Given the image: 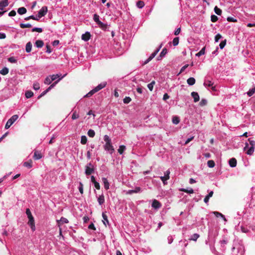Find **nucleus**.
<instances>
[{
  "mask_svg": "<svg viewBox=\"0 0 255 255\" xmlns=\"http://www.w3.org/2000/svg\"><path fill=\"white\" fill-rule=\"evenodd\" d=\"M218 19L217 16L215 15H212L211 16V20L213 22H216Z\"/></svg>",
  "mask_w": 255,
  "mask_h": 255,
  "instance_id": "49",
  "label": "nucleus"
},
{
  "mask_svg": "<svg viewBox=\"0 0 255 255\" xmlns=\"http://www.w3.org/2000/svg\"><path fill=\"white\" fill-rule=\"evenodd\" d=\"M195 82L196 80L195 78L193 77H190L188 78L187 80V84L190 86L193 85L195 83Z\"/></svg>",
  "mask_w": 255,
  "mask_h": 255,
  "instance_id": "21",
  "label": "nucleus"
},
{
  "mask_svg": "<svg viewBox=\"0 0 255 255\" xmlns=\"http://www.w3.org/2000/svg\"><path fill=\"white\" fill-rule=\"evenodd\" d=\"M18 118V115H14L12 116L6 122L5 126V128L8 129L9 128L10 126L14 123V122H15Z\"/></svg>",
  "mask_w": 255,
  "mask_h": 255,
  "instance_id": "3",
  "label": "nucleus"
},
{
  "mask_svg": "<svg viewBox=\"0 0 255 255\" xmlns=\"http://www.w3.org/2000/svg\"><path fill=\"white\" fill-rule=\"evenodd\" d=\"M180 122L179 118L177 116H174L172 118V123L175 125L179 124Z\"/></svg>",
  "mask_w": 255,
  "mask_h": 255,
  "instance_id": "30",
  "label": "nucleus"
},
{
  "mask_svg": "<svg viewBox=\"0 0 255 255\" xmlns=\"http://www.w3.org/2000/svg\"><path fill=\"white\" fill-rule=\"evenodd\" d=\"M59 77V75H58V74H56V75H52V76H51L50 78H51V81H54L55 80H56L57 78H58V77Z\"/></svg>",
  "mask_w": 255,
  "mask_h": 255,
  "instance_id": "61",
  "label": "nucleus"
},
{
  "mask_svg": "<svg viewBox=\"0 0 255 255\" xmlns=\"http://www.w3.org/2000/svg\"><path fill=\"white\" fill-rule=\"evenodd\" d=\"M35 44L37 48H41L44 45V42L41 40H36L35 43Z\"/></svg>",
  "mask_w": 255,
  "mask_h": 255,
  "instance_id": "22",
  "label": "nucleus"
},
{
  "mask_svg": "<svg viewBox=\"0 0 255 255\" xmlns=\"http://www.w3.org/2000/svg\"><path fill=\"white\" fill-rule=\"evenodd\" d=\"M226 44V40H224L222 41L220 43V45H219L220 48L221 49H223L225 47Z\"/></svg>",
  "mask_w": 255,
  "mask_h": 255,
  "instance_id": "56",
  "label": "nucleus"
},
{
  "mask_svg": "<svg viewBox=\"0 0 255 255\" xmlns=\"http://www.w3.org/2000/svg\"><path fill=\"white\" fill-rule=\"evenodd\" d=\"M26 214L27 215V217L29 219L28 224L30 226L32 231H34L35 230L34 220L29 209H26Z\"/></svg>",
  "mask_w": 255,
  "mask_h": 255,
  "instance_id": "2",
  "label": "nucleus"
},
{
  "mask_svg": "<svg viewBox=\"0 0 255 255\" xmlns=\"http://www.w3.org/2000/svg\"><path fill=\"white\" fill-rule=\"evenodd\" d=\"M141 191V188L139 187H136L134 190H129L127 191V194H132L133 193H137Z\"/></svg>",
  "mask_w": 255,
  "mask_h": 255,
  "instance_id": "11",
  "label": "nucleus"
},
{
  "mask_svg": "<svg viewBox=\"0 0 255 255\" xmlns=\"http://www.w3.org/2000/svg\"><path fill=\"white\" fill-rule=\"evenodd\" d=\"M207 101L205 99H202L201 101L200 102V105L201 106H205L207 104Z\"/></svg>",
  "mask_w": 255,
  "mask_h": 255,
  "instance_id": "58",
  "label": "nucleus"
},
{
  "mask_svg": "<svg viewBox=\"0 0 255 255\" xmlns=\"http://www.w3.org/2000/svg\"><path fill=\"white\" fill-rule=\"evenodd\" d=\"M207 165L209 167L213 168L215 166V163L213 160H210L207 162Z\"/></svg>",
  "mask_w": 255,
  "mask_h": 255,
  "instance_id": "32",
  "label": "nucleus"
},
{
  "mask_svg": "<svg viewBox=\"0 0 255 255\" xmlns=\"http://www.w3.org/2000/svg\"><path fill=\"white\" fill-rule=\"evenodd\" d=\"M229 165L232 167H235L237 165V160L235 158H232L229 160Z\"/></svg>",
  "mask_w": 255,
  "mask_h": 255,
  "instance_id": "15",
  "label": "nucleus"
},
{
  "mask_svg": "<svg viewBox=\"0 0 255 255\" xmlns=\"http://www.w3.org/2000/svg\"><path fill=\"white\" fill-rule=\"evenodd\" d=\"M179 190L189 194H192L194 193V190L192 188H191L190 190H188L184 188H181L179 189Z\"/></svg>",
  "mask_w": 255,
  "mask_h": 255,
  "instance_id": "29",
  "label": "nucleus"
},
{
  "mask_svg": "<svg viewBox=\"0 0 255 255\" xmlns=\"http://www.w3.org/2000/svg\"><path fill=\"white\" fill-rule=\"evenodd\" d=\"M31 26H32L29 23H27V24L20 23V27L22 28H30V27H31Z\"/></svg>",
  "mask_w": 255,
  "mask_h": 255,
  "instance_id": "43",
  "label": "nucleus"
},
{
  "mask_svg": "<svg viewBox=\"0 0 255 255\" xmlns=\"http://www.w3.org/2000/svg\"><path fill=\"white\" fill-rule=\"evenodd\" d=\"M8 5V0H3L0 1V10H2Z\"/></svg>",
  "mask_w": 255,
  "mask_h": 255,
  "instance_id": "12",
  "label": "nucleus"
},
{
  "mask_svg": "<svg viewBox=\"0 0 255 255\" xmlns=\"http://www.w3.org/2000/svg\"><path fill=\"white\" fill-rule=\"evenodd\" d=\"M52 82V81H51V78L50 77H47L44 80V83L47 85H49Z\"/></svg>",
  "mask_w": 255,
  "mask_h": 255,
  "instance_id": "46",
  "label": "nucleus"
},
{
  "mask_svg": "<svg viewBox=\"0 0 255 255\" xmlns=\"http://www.w3.org/2000/svg\"><path fill=\"white\" fill-rule=\"evenodd\" d=\"M136 6L139 8H141L144 6V2L143 1L139 0L136 2Z\"/></svg>",
  "mask_w": 255,
  "mask_h": 255,
  "instance_id": "31",
  "label": "nucleus"
},
{
  "mask_svg": "<svg viewBox=\"0 0 255 255\" xmlns=\"http://www.w3.org/2000/svg\"><path fill=\"white\" fill-rule=\"evenodd\" d=\"M32 43L30 42H28L26 44L25 51L27 53H29L31 51Z\"/></svg>",
  "mask_w": 255,
  "mask_h": 255,
  "instance_id": "20",
  "label": "nucleus"
},
{
  "mask_svg": "<svg viewBox=\"0 0 255 255\" xmlns=\"http://www.w3.org/2000/svg\"><path fill=\"white\" fill-rule=\"evenodd\" d=\"M126 149V146L125 145H121L119 147V148L118 149V152L122 154L123 153L124 151Z\"/></svg>",
  "mask_w": 255,
  "mask_h": 255,
  "instance_id": "35",
  "label": "nucleus"
},
{
  "mask_svg": "<svg viewBox=\"0 0 255 255\" xmlns=\"http://www.w3.org/2000/svg\"><path fill=\"white\" fill-rule=\"evenodd\" d=\"M213 85V83H212L211 81L208 80H206L204 83V85L205 86H208V87H211Z\"/></svg>",
  "mask_w": 255,
  "mask_h": 255,
  "instance_id": "36",
  "label": "nucleus"
},
{
  "mask_svg": "<svg viewBox=\"0 0 255 255\" xmlns=\"http://www.w3.org/2000/svg\"><path fill=\"white\" fill-rule=\"evenodd\" d=\"M205 47H203V48H202V49L199 52H198L196 54V55L197 56H200L202 55H204L205 54Z\"/></svg>",
  "mask_w": 255,
  "mask_h": 255,
  "instance_id": "45",
  "label": "nucleus"
},
{
  "mask_svg": "<svg viewBox=\"0 0 255 255\" xmlns=\"http://www.w3.org/2000/svg\"><path fill=\"white\" fill-rule=\"evenodd\" d=\"M25 95L26 98L28 99L33 96V93L31 91H27L25 92Z\"/></svg>",
  "mask_w": 255,
  "mask_h": 255,
  "instance_id": "28",
  "label": "nucleus"
},
{
  "mask_svg": "<svg viewBox=\"0 0 255 255\" xmlns=\"http://www.w3.org/2000/svg\"><path fill=\"white\" fill-rule=\"evenodd\" d=\"M107 85L106 82H103L101 84H99L97 87L94 88L93 90L90 91L88 93H87L86 95L84 96V98H89L91 97L93 95H94L96 92H98L100 90L105 88Z\"/></svg>",
  "mask_w": 255,
  "mask_h": 255,
  "instance_id": "1",
  "label": "nucleus"
},
{
  "mask_svg": "<svg viewBox=\"0 0 255 255\" xmlns=\"http://www.w3.org/2000/svg\"><path fill=\"white\" fill-rule=\"evenodd\" d=\"M26 11L27 10L24 7H21L17 10V12L21 15L26 13Z\"/></svg>",
  "mask_w": 255,
  "mask_h": 255,
  "instance_id": "24",
  "label": "nucleus"
},
{
  "mask_svg": "<svg viewBox=\"0 0 255 255\" xmlns=\"http://www.w3.org/2000/svg\"><path fill=\"white\" fill-rule=\"evenodd\" d=\"M104 139L106 143L111 142V140L108 135H105L104 137Z\"/></svg>",
  "mask_w": 255,
  "mask_h": 255,
  "instance_id": "53",
  "label": "nucleus"
},
{
  "mask_svg": "<svg viewBox=\"0 0 255 255\" xmlns=\"http://www.w3.org/2000/svg\"><path fill=\"white\" fill-rule=\"evenodd\" d=\"M61 80V78L58 80L57 81L54 82L52 84H51L46 90L43 91L38 97V99H39L41 97L45 95L49 90H50L52 88H53Z\"/></svg>",
  "mask_w": 255,
  "mask_h": 255,
  "instance_id": "4",
  "label": "nucleus"
},
{
  "mask_svg": "<svg viewBox=\"0 0 255 255\" xmlns=\"http://www.w3.org/2000/svg\"><path fill=\"white\" fill-rule=\"evenodd\" d=\"M94 172V168H91L88 166H87L86 167L85 174L87 175H89L91 174Z\"/></svg>",
  "mask_w": 255,
  "mask_h": 255,
  "instance_id": "19",
  "label": "nucleus"
},
{
  "mask_svg": "<svg viewBox=\"0 0 255 255\" xmlns=\"http://www.w3.org/2000/svg\"><path fill=\"white\" fill-rule=\"evenodd\" d=\"M32 160L31 159H29L28 161L23 163V166L28 168H30L32 167Z\"/></svg>",
  "mask_w": 255,
  "mask_h": 255,
  "instance_id": "16",
  "label": "nucleus"
},
{
  "mask_svg": "<svg viewBox=\"0 0 255 255\" xmlns=\"http://www.w3.org/2000/svg\"><path fill=\"white\" fill-rule=\"evenodd\" d=\"M97 24L100 28L104 30H106L108 26L107 24H105L101 21L98 23Z\"/></svg>",
  "mask_w": 255,
  "mask_h": 255,
  "instance_id": "23",
  "label": "nucleus"
},
{
  "mask_svg": "<svg viewBox=\"0 0 255 255\" xmlns=\"http://www.w3.org/2000/svg\"><path fill=\"white\" fill-rule=\"evenodd\" d=\"M188 66H189L188 64H186L184 66H183L181 68V69L180 70V72L179 73V74L178 75H179L180 74L182 73Z\"/></svg>",
  "mask_w": 255,
  "mask_h": 255,
  "instance_id": "59",
  "label": "nucleus"
},
{
  "mask_svg": "<svg viewBox=\"0 0 255 255\" xmlns=\"http://www.w3.org/2000/svg\"><path fill=\"white\" fill-rule=\"evenodd\" d=\"M87 142V138L85 135H82L81 139V143L82 144H85Z\"/></svg>",
  "mask_w": 255,
  "mask_h": 255,
  "instance_id": "40",
  "label": "nucleus"
},
{
  "mask_svg": "<svg viewBox=\"0 0 255 255\" xmlns=\"http://www.w3.org/2000/svg\"><path fill=\"white\" fill-rule=\"evenodd\" d=\"M179 37H175L172 41V43H173V46H177L179 44Z\"/></svg>",
  "mask_w": 255,
  "mask_h": 255,
  "instance_id": "39",
  "label": "nucleus"
},
{
  "mask_svg": "<svg viewBox=\"0 0 255 255\" xmlns=\"http://www.w3.org/2000/svg\"><path fill=\"white\" fill-rule=\"evenodd\" d=\"M16 11L14 10H12L9 12L8 15L9 16H14L16 15Z\"/></svg>",
  "mask_w": 255,
  "mask_h": 255,
  "instance_id": "63",
  "label": "nucleus"
},
{
  "mask_svg": "<svg viewBox=\"0 0 255 255\" xmlns=\"http://www.w3.org/2000/svg\"><path fill=\"white\" fill-rule=\"evenodd\" d=\"M79 117V116L78 114L76 113V111L74 112L72 115V119L74 120L78 119Z\"/></svg>",
  "mask_w": 255,
  "mask_h": 255,
  "instance_id": "50",
  "label": "nucleus"
},
{
  "mask_svg": "<svg viewBox=\"0 0 255 255\" xmlns=\"http://www.w3.org/2000/svg\"><path fill=\"white\" fill-rule=\"evenodd\" d=\"M131 99L130 97H126L124 100H123V102L125 104H128L130 101H131Z\"/></svg>",
  "mask_w": 255,
  "mask_h": 255,
  "instance_id": "47",
  "label": "nucleus"
},
{
  "mask_svg": "<svg viewBox=\"0 0 255 255\" xmlns=\"http://www.w3.org/2000/svg\"><path fill=\"white\" fill-rule=\"evenodd\" d=\"M104 149L106 150L111 151V153H112L114 150V148L113 146L112 145L111 142L106 143L104 145Z\"/></svg>",
  "mask_w": 255,
  "mask_h": 255,
  "instance_id": "7",
  "label": "nucleus"
},
{
  "mask_svg": "<svg viewBox=\"0 0 255 255\" xmlns=\"http://www.w3.org/2000/svg\"><path fill=\"white\" fill-rule=\"evenodd\" d=\"M170 173V172L169 170H166L164 172V177H165L167 179V180H168L169 179Z\"/></svg>",
  "mask_w": 255,
  "mask_h": 255,
  "instance_id": "54",
  "label": "nucleus"
},
{
  "mask_svg": "<svg viewBox=\"0 0 255 255\" xmlns=\"http://www.w3.org/2000/svg\"><path fill=\"white\" fill-rule=\"evenodd\" d=\"M98 201L100 205H102L105 202V197L103 194L99 197Z\"/></svg>",
  "mask_w": 255,
  "mask_h": 255,
  "instance_id": "26",
  "label": "nucleus"
},
{
  "mask_svg": "<svg viewBox=\"0 0 255 255\" xmlns=\"http://www.w3.org/2000/svg\"><path fill=\"white\" fill-rule=\"evenodd\" d=\"M251 145V146L254 147L255 145V141L254 140H251V138L248 139Z\"/></svg>",
  "mask_w": 255,
  "mask_h": 255,
  "instance_id": "64",
  "label": "nucleus"
},
{
  "mask_svg": "<svg viewBox=\"0 0 255 255\" xmlns=\"http://www.w3.org/2000/svg\"><path fill=\"white\" fill-rule=\"evenodd\" d=\"M93 19L97 24L101 22L99 19V16L97 14H94L93 16Z\"/></svg>",
  "mask_w": 255,
  "mask_h": 255,
  "instance_id": "37",
  "label": "nucleus"
},
{
  "mask_svg": "<svg viewBox=\"0 0 255 255\" xmlns=\"http://www.w3.org/2000/svg\"><path fill=\"white\" fill-rule=\"evenodd\" d=\"M102 217H103V218L104 219V220L103 221V223L106 226H107V224H109V221H108V217L105 214V213H102Z\"/></svg>",
  "mask_w": 255,
  "mask_h": 255,
  "instance_id": "25",
  "label": "nucleus"
},
{
  "mask_svg": "<svg viewBox=\"0 0 255 255\" xmlns=\"http://www.w3.org/2000/svg\"><path fill=\"white\" fill-rule=\"evenodd\" d=\"M191 95L194 99V102H197L199 101L200 98L198 93L195 92H192Z\"/></svg>",
  "mask_w": 255,
  "mask_h": 255,
  "instance_id": "14",
  "label": "nucleus"
},
{
  "mask_svg": "<svg viewBox=\"0 0 255 255\" xmlns=\"http://www.w3.org/2000/svg\"><path fill=\"white\" fill-rule=\"evenodd\" d=\"M255 93V87L254 88H253V89H250L248 92L247 93V94L249 96V97H251L252 96L253 94H254Z\"/></svg>",
  "mask_w": 255,
  "mask_h": 255,
  "instance_id": "44",
  "label": "nucleus"
},
{
  "mask_svg": "<svg viewBox=\"0 0 255 255\" xmlns=\"http://www.w3.org/2000/svg\"><path fill=\"white\" fill-rule=\"evenodd\" d=\"M32 32H42V29L41 28L34 27L32 29Z\"/></svg>",
  "mask_w": 255,
  "mask_h": 255,
  "instance_id": "51",
  "label": "nucleus"
},
{
  "mask_svg": "<svg viewBox=\"0 0 255 255\" xmlns=\"http://www.w3.org/2000/svg\"><path fill=\"white\" fill-rule=\"evenodd\" d=\"M90 37L91 34L89 32H86L85 33L82 34V39L85 41H88Z\"/></svg>",
  "mask_w": 255,
  "mask_h": 255,
  "instance_id": "10",
  "label": "nucleus"
},
{
  "mask_svg": "<svg viewBox=\"0 0 255 255\" xmlns=\"http://www.w3.org/2000/svg\"><path fill=\"white\" fill-rule=\"evenodd\" d=\"M8 61L10 63H16V60L13 57H10L8 58Z\"/></svg>",
  "mask_w": 255,
  "mask_h": 255,
  "instance_id": "57",
  "label": "nucleus"
},
{
  "mask_svg": "<svg viewBox=\"0 0 255 255\" xmlns=\"http://www.w3.org/2000/svg\"><path fill=\"white\" fill-rule=\"evenodd\" d=\"M215 12L218 15H221L222 14V10L218 8L217 6L214 7Z\"/></svg>",
  "mask_w": 255,
  "mask_h": 255,
  "instance_id": "41",
  "label": "nucleus"
},
{
  "mask_svg": "<svg viewBox=\"0 0 255 255\" xmlns=\"http://www.w3.org/2000/svg\"><path fill=\"white\" fill-rule=\"evenodd\" d=\"M9 70L6 67H4L0 71V74L2 75H5L8 73Z\"/></svg>",
  "mask_w": 255,
  "mask_h": 255,
  "instance_id": "27",
  "label": "nucleus"
},
{
  "mask_svg": "<svg viewBox=\"0 0 255 255\" xmlns=\"http://www.w3.org/2000/svg\"><path fill=\"white\" fill-rule=\"evenodd\" d=\"M155 81H153L150 83L148 84L147 87L150 91H152L153 88V86L155 84Z\"/></svg>",
  "mask_w": 255,
  "mask_h": 255,
  "instance_id": "42",
  "label": "nucleus"
},
{
  "mask_svg": "<svg viewBox=\"0 0 255 255\" xmlns=\"http://www.w3.org/2000/svg\"><path fill=\"white\" fill-rule=\"evenodd\" d=\"M222 38V36L220 34H217L215 37V40L216 42H218L219 39H220Z\"/></svg>",
  "mask_w": 255,
  "mask_h": 255,
  "instance_id": "60",
  "label": "nucleus"
},
{
  "mask_svg": "<svg viewBox=\"0 0 255 255\" xmlns=\"http://www.w3.org/2000/svg\"><path fill=\"white\" fill-rule=\"evenodd\" d=\"M47 10H48V9H47V6H44L42 7V8L40 9V10L39 11L38 13V18H40L42 16H44L45 15H46V14L47 13Z\"/></svg>",
  "mask_w": 255,
  "mask_h": 255,
  "instance_id": "6",
  "label": "nucleus"
},
{
  "mask_svg": "<svg viewBox=\"0 0 255 255\" xmlns=\"http://www.w3.org/2000/svg\"><path fill=\"white\" fill-rule=\"evenodd\" d=\"M255 147L251 146L247 151L246 153L248 155H252L254 152Z\"/></svg>",
  "mask_w": 255,
  "mask_h": 255,
  "instance_id": "33",
  "label": "nucleus"
},
{
  "mask_svg": "<svg viewBox=\"0 0 255 255\" xmlns=\"http://www.w3.org/2000/svg\"><path fill=\"white\" fill-rule=\"evenodd\" d=\"M161 206L160 203L157 200L154 199L152 203V207L155 209H158Z\"/></svg>",
  "mask_w": 255,
  "mask_h": 255,
  "instance_id": "9",
  "label": "nucleus"
},
{
  "mask_svg": "<svg viewBox=\"0 0 255 255\" xmlns=\"http://www.w3.org/2000/svg\"><path fill=\"white\" fill-rule=\"evenodd\" d=\"M91 181L94 184V186H95V188L99 190L100 189V184L96 181L94 176H92L91 177Z\"/></svg>",
  "mask_w": 255,
  "mask_h": 255,
  "instance_id": "13",
  "label": "nucleus"
},
{
  "mask_svg": "<svg viewBox=\"0 0 255 255\" xmlns=\"http://www.w3.org/2000/svg\"><path fill=\"white\" fill-rule=\"evenodd\" d=\"M200 236L198 234H194L192 237L189 239L190 241H196L199 238Z\"/></svg>",
  "mask_w": 255,
  "mask_h": 255,
  "instance_id": "34",
  "label": "nucleus"
},
{
  "mask_svg": "<svg viewBox=\"0 0 255 255\" xmlns=\"http://www.w3.org/2000/svg\"><path fill=\"white\" fill-rule=\"evenodd\" d=\"M57 225L59 227L60 235L62 234V229L60 227L61 225L63 223H68L69 222L68 219L65 218L61 217L59 220H57Z\"/></svg>",
  "mask_w": 255,
  "mask_h": 255,
  "instance_id": "5",
  "label": "nucleus"
},
{
  "mask_svg": "<svg viewBox=\"0 0 255 255\" xmlns=\"http://www.w3.org/2000/svg\"><path fill=\"white\" fill-rule=\"evenodd\" d=\"M102 181L104 184V187L106 190H108L109 189L110 184L109 183L106 178L103 177L102 178Z\"/></svg>",
  "mask_w": 255,
  "mask_h": 255,
  "instance_id": "17",
  "label": "nucleus"
},
{
  "mask_svg": "<svg viewBox=\"0 0 255 255\" xmlns=\"http://www.w3.org/2000/svg\"><path fill=\"white\" fill-rule=\"evenodd\" d=\"M33 88L34 90H37L40 89V85L38 83H35L33 84Z\"/></svg>",
  "mask_w": 255,
  "mask_h": 255,
  "instance_id": "52",
  "label": "nucleus"
},
{
  "mask_svg": "<svg viewBox=\"0 0 255 255\" xmlns=\"http://www.w3.org/2000/svg\"><path fill=\"white\" fill-rule=\"evenodd\" d=\"M42 157L41 153L37 150H35L33 158L34 160H38Z\"/></svg>",
  "mask_w": 255,
  "mask_h": 255,
  "instance_id": "8",
  "label": "nucleus"
},
{
  "mask_svg": "<svg viewBox=\"0 0 255 255\" xmlns=\"http://www.w3.org/2000/svg\"><path fill=\"white\" fill-rule=\"evenodd\" d=\"M161 46H162V45H160V46L159 47V48H157L154 52H153L151 54V55L148 58L149 59V60H151L155 56V55L157 54V53L160 50V49L161 48Z\"/></svg>",
  "mask_w": 255,
  "mask_h": 255,
  "instance_id": "18",
  "label": "nucleus"
},
{
  "mask_svg": "<svg viewBox=\"0 0 255 255\" xmlns=\"http://www.w3.org/2000/svg\"><path fill=\"white\" fill-rule=\"evenodd\" d=\"M227 20H228V21H229V22H237V21L236 19H235L234 18H233L232 17H228L227 18Z\"/></svg>",
  "mask_w": 255,
  "mask_h": 255,
  "instance_id": "62",
  "label": "nucleus"
},
{
  "mask_svg": "<svg viewBox=\"0 0 255 255\" xmlns=\"http://www.w3.org/2000/svg\"><path fill=\"white\" fill-rule=\"evenodd\" d=\"M88 135L90 137H93L95 135V132L93 129H89L88 131Z\"/></svg>",
  "mask_w": 255,
  "mask_h": 255,
  "instance_id": "38",
  "label": "nucleus"
},
{
  "mask_svg": "<svg viewBox=\"0 0 255 255\" xmlns=\"http://www.w3.org/2000/svg\"><path fill=\"white\" fill-rule=\"evenodd\" d=\"M80 186L79 187V190L81 194H83V185L82 182H80Z\"/></svg>",
  "mask_w": 255,
  "mask_h": 255,
  "instance_id": "55",
  "label": "nucleus"
},
{
  "mask_svg": "<svg viewBox=\"0 0 255 255\" xmlns=\"http://www.w3.org/2000/svg\"><path fill=\"white\" fill-rule=\"evenodd\" d=\"M167 53V49L166 48H164L160 54V57H162L165 56V55Z\"/></svg>",
  "mask_w": 255,
  "mask_h": 255,
  "instance_id": "48",
  "label": "nucleus"
}]
</instances>
